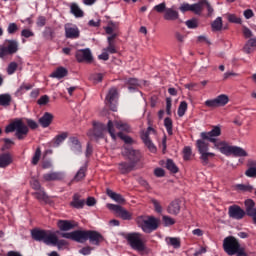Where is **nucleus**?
I'll return each instance as SVG.
<instances>
[{
	"mask_svg": "<svg viewBox=\"0 0 256 256\" xmlns=\"http://www.w3.org/2000/svg\"><path fill=\"white\" fill-rule=\"evenodd\" d=\"M191 12L195 15H201V13H203V0H200L195 4H191Z\"/></svg>",
	"mask_w": 256,
	"mask_h": 256,
	"instance_id": "58836bf2",
	"label": "nucleus"
},
{
	"mask_svg": "<svg viewBox=\"0 0 256 256\" xmlns=\"http://www.w3.org/2000/svg\"><path fill=\"white\" fill-rule=\"evenodd\" d=\"M115 127L119 131H131V127L127 122L121 121V120H115L114 123L113 121L109 120L107 124V131L110 134V137L115 141L117 139V135H115Z\"/></svg>",
	"mask_w": 256,
	"mask_h": 256,
	"instance_id": "1a4fd4ad",
	"label": "nucleus"
},
{
	"mask_svg": "<svg viewBox=\"0 0 256 256\" xmlns=\"http://www.w3.org/2000/svg\"><path fill=\"white\" fill-rule=\"evenodd\" d=\"M117 97H119V94L117 93V88H111L106 95L105 103L110 107L112 111H117V106L115 105Z\"/></svg>",
	"mask_w": 256,
	"mask_h": 256,
	"instance_id": "a211bd4d",
	"label": "nucleus"
},
{
	"mask_svg": "<svg viewBox=\"0 0 256 256\" xmlns=\"http://www.w3.org/2000/svg\"><path fill=\"white\" fill-rule=\"evenodd\" d=\"M106 193L110 199L113 201H116V203H125V198L121 194H117L116 192H113L111 189H107Z\"/></svg>",
	"mask_w": 256,
	"mask_h": 256,
	"instance_id": "72a5a7b5",
	"label": "nucleus"
},
{
	"mask_svg": "<svg viewBox=\"0 0 256 256\" xmlns=\"http://www.w3.org/2000/svg\"><path fill=\"white\" fill-rule=\"evenodd\" d=\"M75 57L78 63H93V53L89 48L77 50Z\"/></svg>",
	"mask_w": 256,
	"mask_h": 256,
	"instance_id": "2eb2a0df",
	"label": "nucleus"
},
{
	"mask_svg": "<svg viewBox=\"0 0 256 256\" xmlns=\"http://www.w3.org/2000/svg\"><path fill=\"white\" fill-rule=\"evenodd\" d=\"M256 49V38H250L244 45L243 51L248 55L253 53V50Z\"/></svg>",
	"mask_w": 256,
	"mask_h": 256,
	"instance_id": "473e14b6",
	"label": "nucleus"
},
{
	"mask_svg": "<svg viewBox=\"0 0 256 256\" xmlns=\"http://www.w3.org/2000/svg\"><path fill=\"white\" fill-rule=\"evenodd\" d=\"M70 149L73 153H81V142L77 137H70L69 139Z\"/></svg>",
	"mask_w": 256,
	"mask_h": 256,
	"instance_id": "7c9ffc66",
	"label": "nucleus"
},
{
	"mask_svg": "<svg viewBox=\"0 0 256 256\" xmlns=\"http://www.w3.org/2000/svg\"><path fill=\"white\" fill-rule=\"evenodd\" d=\"M68 137H69L68 132H62L61 134L56 135L55 138L53 139L54 147H59V145H61V143H63V141H65V139H67Z\"/></svg>",
	"mask_w": 256,
	"mask_h": 256,
	"instance_id": "4c0bfd02",
	"label": "nucleus"
},
{
	"mask_svg": "<svg viewBox=\"0 0 256 256\" xmlns=\"http://www.w3.org/2000/svg\"><path fill=\"white\" fill-rule=\"evenodd\" d=\"M136 223L144 233H153L159 228V219L153 216H138Z\"/></svg>",
	"mask_w": 256,
	"mask_h": 256,
	"instance_id": "7ed1b4c3",
	"label": "nucleus"
},
{
	"mask_svg": "<svg viewBox=\"0 0 256 256\" xmlns=\"http://www.w3.org/2000/svg\"><path fill=\"white\" fill-rule=\"evenodd\" d=\"M246 177H250L251 179H256V161L249 160L248 161V169L245 171Z\"/></svg>",
	"mask_w": 256,
	"mask_h": 256,
	"instance_id": "c85d7f7f",
	"label": "nucleus"
},
{
	"mask_svg": "<svg viewBox=\"0 0 256 256\" xmlns=\"http://www.w3.org/2000/svg\"><path fill=\"white\" fill-rule=\"evenodd\" d=\"M31 236L34 241H42L45 245H54L58 247V249L67 246V241L59 240L55 232L34 229L31 231Z\"/></svg>",
	"mask_w": 256,
	"mask_h": 256,
	"instance_id": "f03ea898",
	"label": "nucleus"
},
{
	"mask_svg": "<svg viewBox=\"0 0 256 256\" xmlns=\"http://www.w3.org/2000/svg\"><path fill=\"white\" fill-rule=\"evenodd\" d=\"M207 139H199L196 141V147L200 153V159L207 165L209 159L215 157V153L209 152V143L206 142Z\"/></svg>",
	"mask_w": 256,
	"mask_h": 256,
	"instance_id": "0eeeda50",
	"label": "nucleus"
},
{
	"mask_svg": "<svg viewBox=\"0 0 256 256\" xmlns=\"http://www.w3.org/2000/svg\"><path fill=\"white\" fill-rule=\"evenodd\" d=\"M87 239H89L92 245H99L103 241V235L97 231H88Z\"/></svg>",
	"mask_w": 256,
	"mask_h": 256,
	"instance_id": "412c9836",
	"label": "nucleus"
},
{
	"mask_svg": "<svg viewBox=\"0 0 256 256\" xmlns=\"http://www.w3.org/2000/svg\"><path fill=\"white\" fill-rule=\"evenodd\" d=\"M151 203L154 205L156 213H163V207H161V203L157 199H152Z\"/></svg>",
	"mask_w": 256,
	"mask_h": 256,
	"instance_id": "680f3d73",
	"label": "nucleus"
},
{
	"mask_svg": "<svg viewBox=\"0 0 256 256\" xmlns=\"http://www.w3.org/2000/svg\"><path fill=\"white\" fill-rule=\"evenodd\" d=\"M69 71H67V68L65 67H58L51 75L50 77H53L54 79H63V77H67Z\"/></svg>",
	"mask_w": 256,
	"mask_h": 256,
	"instance_id": "2f4dec72",
	"label": "nucleus"
},
{
	"mask_svg": "<svg viewBox=\"0 0 256 256\" xmlns=\"http://www.w3.org/2000/svg\"><path fill=\"white\" fill-rule=\"evenodd\" d=\"M37 103L38 105H47V103H49V97L47 95H43L40 97Z\"/></svg>",
	"mask_w": 256,
	"mask_h": 256,
	"instance_id": "774afa93",
	"label": "nucleus"
},
{
	"mask_svg": "<svg viewBox=\"0 0 256 256\" xmlns=\"http://www.w3.org/2000/svg\"><path fill=\"white\" fill-rule=\"evenodd\" d=\"M17 31H19V26L17 25V23L12 22V23L8 24L7 33L9 35H15V33H17Z\"/></svg>",
	"mask_w": 256,
	"mask_h": 256,
	"instance_id": "49530a36",
	"label": "nucleus"
},
{
	"mask_svg": "<svg viewBox=\"0 0 256 256\" xmlns=\"http://www.w3.org/2000/svg\"><path fill=\"white\" fill-rule=\"evenodd\" d=\"M13 131H16V137L21 141L22 139H25V137H27V133H29V128L23 123V121L16 120L10 123L5 128L6 133H13Z\"/></svg>",
	"mask_w": 256,
	"mask_h": 256,
	"instance_id": "39448f33",
	"label": "nucleus"
},
{
	"mask_svg": "<svg viewBox=\"0 0 256 256\" xmlns=\"http://www.w3.org/2000/svg\"><path fill=\"white\" fill-rule=\"evenodd\" d=\"M87 232L88 231L76 230L73 232L61 233L60 235L64 239H71L77 243H85V241H87Z\"/></svg>",
	"mask_w": 256,
	"mask_h": 256,
	"instance_id": "4468645a",
	"label": "nucleus"
},
{
	"mask_svg": "<svg viewBox=\"0 0 256 256\" xmlns=\"http://www.w3.org/2000/svg\"><path fill=\"white\" fill-rule=\"evenodd\" d=\"M103 51H107L111 55L117 53V48L115 46V42H108V46L103 49Z\"/></svg>",
	"mask_w": 256,
	"mask_h": 256,
	"instance_id": "5fc2aeb1",
	"label": "nucleus"
},
{
	"mask_svg": "<svg viewBox=\"0 0 256 256\" xmlns=\"http://www.w3.org/2000/svg\"><path fill=\"white\" fill-rule=\"evenodd\" d=\"M153 9L156 13H165V11H167V4L165 2H162L154 6Z\"/></svg>",
	"mask_w": 256,
	"mask_h": 256,
	"instance_id": "6e6d98bb",
	"label": "nucleus"
},
{
	"mask_svg": "<svg viewBox=\"0 0 256 256\" xmlns=\"http://www.w3.org/2000/svg\"><path fill=\"white\" fill-rule=\"evenodd\" d=\"M44 181H61L63 179V173L50 172L43 175Z\"/></svg>",
	"mask_w": 256,
	"mask_h": 256,
	"instance_id": "c756f323",
	"label": "nucleus"
},
{
	"mask_svg": "<svg viewBox=\"0 0 256 256\" xmlns=\"http://www.w3.org/2000/svg\"><path fill=\"white\" fill-rule=\"evenodd\" d=\"M65 37L66 39H79L81 31L77 25L67 23L64 25Z\"/></svg>",
	"mask_w": 256,
	"mask_h": 256,
	"instance_id": "dca6fc26",
	"label": "nucleus"
},
{
	"mask_svg": "<svg viewBox=\"0 0 256 256\" xmlns=\"http://www.w3.org/2000/svg\"><path fill=\"white\" fill-rule=\"evenodd\" d=\"M118 137L120 139H122L123 142L127 143L128 145H131V143H133V138L123 134L122 132L118 133Z\"/></svg>",
	"mask_w": 256,
	"mask_h": 256,
	"instance_id": "bf43d9fd",
	"label": "nucleus"
},
{
	"mask_svg": "<svg viewBox=\"0 0 256 256\" xmlns=\"http://www.w3.org/2000/svg\"><path fill=\"white\" fill-rule=\"evenodd\" d=\"M118 169L122 175H127V173H131V171L135 169V163L120 162L118 164Z\"/></svg>",
	"mask_w": 256,
	"mask_h": 256,
	"instance_id": "b1692460",
	"label": "nucleus"
},
{
	"mask_svg": "<svg viewBox=\"0 0 256 256\" xmlns=\"http://www.w3.org/2000/svg\"><path fill=\"white\" fill-rule=\"evenodd\" d=\"M108 209L110 211H114L120 219L123 221H131L133 219V213L127 211V209L123 208L122 206L116 204H107Z\"/></svg>",
	"mask_w": 256,
	"mask_h": 256,
	"instance_id": "ddd939ff",
	"label": "nucleus"
},
{
	"mask_svg": "<svg viewBox=\"0 0 256 256\" xmlns=\"http://www.w3.org/2000/svg\"><path fill=\"white\" fill-rule=\"evenodd\" d=\"M168 245H171L174 249H179L181 247V240L179 238H168Z\"/></svg>",
	"mask_w": 256,
	"mask_h": 256,
	"instance_id": "de8ad7c7",
	"label": "nucleus"
},
{
	"mask_svg": "<svg viewBox=\"0 0 256 256\" xmlns=\"http://www.w3.org/2000/svg\"><path fill=\"white\" fill-rule=\"evenodd\" d=\"M167 212L170 215H179V213L181 212V201L180 200H173L168 208H167Z\"/></svg>",
	"mask_w": 256,
	"mask_h": 256,
	"instance_id": "4be33fe9",
	"label": "nucleus"
},
{
	"mask_svg": "<svg viewBox=\"0 0 256 256\" xmlns=\"http://www.w3.org/2000/svg\"><path fill=\"white\" fill-rule=\"evenodd\" d=\"M30 89H33V85H31V84H22L18 88L17 93H20V95H22V93H24L25 91H29Z\"/></svg>",
	"mask_w": 256,
	"mask_h": 256,
	"instance_id": "e2e57ef3",
	"label": "nucleus"
},
{
	"mask_svg": "<svg viewBox=\"0 0 256 256\" xmlns=\"http://www.w3.org/2000/svg\"><path fill=\"white\" fill-rule=\"evenodd\" d=\"M200 137L201 139H206V141L213 143L214 149H217L226 157H230V155L234 157H249V153H247L245 149L239 146H231L229 142L217 139V137H221L220 126H213V129L209 132H201Z\"/></svg>",
	"mask_w": 256,
	"mask_h": 256,
	"instance_id": "f257e3e1",
	"label": "nucleus"
},
{
	"mask_svg": "<svg viewBox=\"0 0 256 256\" xmlns=\"http://www.w3.org/2000/svg\"><path fill=\"white\" fill-rule=\"evenodd\" d=\"M32 195L38 199V201H49V196L45 193V190L41 188L40 190H36V192L32 193Z\"/></svg>",
	"mask_w": 256,
	"mask_h": 256,
	"instance_id": "e433bc0d",
	"label": "nucleus"
},
{
	"mask_svg": "<svg viewBox=\"0 0 256 256\" xmlns=\"http://www.w3.org/2000/svg\"><path fill=\"white\" fill-rule=\"evenodd\" d=\"M122 155L131 163H139L141 161V152L139 150L133 149L131 146H124L122 148Z\"/></svg>",
	"mask_w": 256,
	"mask_h": 256,
	"instance_id": "f8f14e48",
	"label": "nucleus"
},
{
	"mask_svg": "<svg viewBox=\"0 0 256 256\" xmlns=\"http://www.w3.org/2000/svg\"><path fill=\"white\" fill-rule=\"evenodd\" d=\"M103 73H94L90 75V81H93V83H101L103 81Z\"/></svg>",
	"mask_w": 256,
	"mask_h": 256,
	"instance_id": "603ef678",
	"label": "nucleus"
},
{
	"mask_svg": "<svg viewBox=\"0 0 256 256\" xmlns=\"http://www.w3.org/2000/svg\"><path fill=\"white\" fill-rule=\"evenodd\" d=\"M106 127L103 123H94V128L89 130L87 135L91 139H101L103 137V133L106 131Z\"/></svg>",
	"mask_w": 256,
	"mask_h": 256,
	"instance_id": "f3484780",
	"label": "nucleus"
},
{
	"mask_svg": "<svg viewBox=\"0 0 256 256\" xmlns=\"http://www.w3.org/2000/svg\"><path fill=\"white\" fill-rule=\"evenodd\" d=\"M207 9L208 11V17H211V15H213V6H211V4L209 3V1L207 0H203V9Z\"/></svg>",
	"mask_w": 256,
	"mask_h": 256,
	"instance_id": "052dcab7",
	"label": "nucleus"
},
{
	"mask_svg": "<svg viewBox=\"0 0 256 256\" xmlns=\"http://www.w3.org/2000/svg\"><path fill=\"white\" fill-rule=\"evenodd\" d=\"M164 19L165 21H177L179 19V12L173 8H166Z\"/></svg>",
	"mask_w": 256,
	"mask_h": 256,
	"instance_id": "a878e982",
	"label": "nucleus"
},
{
	"mask_svg": "<svg viewBox=\"0 0 256 256\" xmlns=\"http://www.w3.org/2000/svg\"><path fill=\"white\" fill-rule=\"evenodd\" d=\"M185 23L188 29H197V27H199V23L196 19L187 20Z\"/></svg>",
	"mask_w": 256,
	"mask_h": 256,
	"instance_id": "13d9d810",
	"label": "nucleus"
},
{
	"mask_svg": "<svg viewBox=\"0 0 256 256\" xmlns=\"http://www.w3.org/2000/svg\"><path fill=\"white\" fill-rule=\"evenodd\" d=\"M212 31H221L223 29V19L221 17H217L211 24Z\"/></svg>",
	"mask_w": 256,
	"mask_h": 256,
	"instance_id": "a19ab883",
	"label": "nucleus"
},
{
	"mask_svg": "<svg viewBox=\"0 0 256 256\" xmlns=\"http://www.w3.org/2000/svg\"><path fill=\"white\" fill-rule=\"evenodd\" d=\"M17 67H19V65L17 64V62H11L8 67H7V73L8 75H13L15 73V71H17Z\"/></svg>",
	"mask_w": 256,
	"mask_h": 256,
	"instance_id": "4d7b16f0",
	"label": "nucleus"
},
{
	"mask_svg": "<svg viewBox=\"0 0 256 256\" xmlns=\"http://www.w3.org/2000/svg\"><path fill=\"white\" fill-rule=\"evenodd\" d=\"M87 172V165L82 166L74 176V181H82V179H85V173Z\"/></svg>",
	"mask_w": 256,
	"mask_h": 256,
	"instance_id": "ea45409f",
	"label": "nucleus"
},
{
	"mask_svg": "<svg viewBox=\"0 0 256 256\" xmlns=\"http://www.w3.org/2000/svg\"><path fill=\"white\" fill-rule=\"evenodd\" d=\"M245 205V215L248 217H252L254 223L256 224V208H255V201L252 199H248L244 202Z\"/></svg>",
	"mask_w": 256,
	"mask_h": 256,
	"instance_id": "aec40b11",
	"label": "nucleus"
},
{
	"mask_svg": "<svg viewBox=\"0 0 256 256\" xmlns=\"http://www.w3.org/2000/svg\"><path fill=\"white\" fill-rule=\"evenodd\" d=\"M223 249L227 255H235L239 253L243 248H241V244H239V240L233 236H228L223 241Z\"/></svg>",
	"mask_w": 256,
	"mask_h": 256,
	"instance_id": "6e6552de",
	"label": "nucleus"
},
{
	"mask_svg": "<svg viewBox=\"0 0 256 256\" xmlns=\"http://www.w3.org/2000/svg\"><path fill=\"white\" fill-rule=\"evenodd\" d=\"M19 51V42L17 40L6 39L2 45H0V59L7 57V55H15Z\"/></svg>",
	"mask_w": 256,
	"mask_h": 256,
	"instance_id": "423d86ee",
	"label": "nucleus"
},
{
	"mask_svg": "<svg viewBox=\"0 0 256 256\" xmlns=\"http://www.w3.org/2000/svg\"><path fill=\"white\" fill-rule=\"evenodd\" d=\"M187 112V103L185 101L180 102L178 107V117H183Z\"/></svg>",
	"mask_w": 256,
	"mask_h": 256,
	"instance_id": "3c124183",
	"label": "nucleus"
},
{
	"mask_svg": "<svg viewBox=\"0 0 256 256\" xmlns=\"http://www.w3.org/2000/svg\"><path fill=\"white\" fill-rule=\"evenodd\" d=\"M30 185H31L32 189H34L35 191H39L42 189L41 183H39V180H37V179H32L30 181Z\"/></svg>",
	"mask_w": 256,
	"mask_h": 256,
	"instance_id": "69168bd1",
	"label": "nucleus"
},
{
	"mask_svg": "<svg viewBox=\"0 0 256 256\" xmlns=\"http://www.w3.org/2000/svg\"><path fill=\"white\" fill-rule=\"evenodd\" d=\"M227 103H229V96L220 94L214 99L206 100L204 105L210 107V109H217V107H225Z\"/></svg>",
	"mask_w": 256,
	"mask_h": 256,
	"instance_id": "9d476101",
	"label": "nucleus"
},
{
	"mask_svg": "<svg viewBox=\"0 0 256 256\" xmlns=\"http://www.w3.org/2000/svg\"><path fill=\"white\" fill-rule=\"evenodd\" d=\"M70 205L74 207V209H83V207H85V200L81 199V195L74 194Z\"/></svg>",
	"mask_w": 256,
	"mask_h": 256,
	"instance_id": "cd10ccee",
	"label": "nucleus"
},
{
	"mask_svg": "<svg viewBox=\"0 0 256 256\" xmlns=\"http://www.w3.org/2000/svg\"><path fill=\"white\" fill-rule=\"evenodd\" d=\"M235 187L238 191H243L244 193H251L253 191L251 184H237Z\"/></svg>",
	"mask_w": 256,
	"mask_h": 256,
	"instance_id": "37998d69",
	"label": "nucleus"
},
{
	"mask_svg": "<svg viewBox=\"0 0 256 256\" xmlns=\"http://www.w3.org/2000/svg\"><path fill=\"white\" fill-rule=\"evenodd\" d=\"M164 127L166 128L168 135H173V120H171V118L164 119Z\"/></svg>",
	"mask_w": 256,
	"mask_h": 256,
	"instance_id": "a18cd8bd",
	"label": "nucleus"
},
{
	"mask_svg": "<svg viewBox=\"0 0 256 256\" xmlns=\"http://www.w3.org/2000/svg\"><path fill=\"white\" fill-rule=\"evenodd\" d=\"M11 101H13L11 94H0L1 107H9V105H11Z\"/></svg>",
	"mask_w": 256,
	"mask_h": 256,
	"instance_id": "c9c22d12",
	"label": "nucleus"
},
{
	"mask_svg": "<svg viewBox=\"0 0 256 256\" xmlns=\"http://www.w3.org/2000/svg\"><path fill=\"white\" fill-rule=\"evenodd\" d=\"M70 13H72V15H74V17L76 18H81L85 15L83 10H81V8L79 7V5H77V3H72L70 5Z\"/></svg>",
	"mask_w": 256,
	"mask_h": 256,
	"instance_id": "f704fd0d",
	"label": "nucleus"
},
{
	"mask_svg": "<svg viewBox=\"0 0 256 256\" xmlns=\"http://www.w3.org/2000/svg\"><path fill=\"white\" fill-rule=\"evenodd\" d=\"M228 21H229L230 23L241 24V18L236 17L234 14H229V15H228Z\"/></svg>",
	"mask_w": 256,
	"mask_h": 256,
	"instance_id": "338daca9",
	"label": "nucleus"
},
{
	"mask_svg": "<svg viewBox=\"0 0 256 256\" xmlns=\"http://www.w3.org/2000/svg\"><path fill=\"white\" fill-rule=\"evenodd\" d=\"M21 37H25V39H29V37H35V33L30 29H23L21 31Z\"/></svg>",
	"mask_w": 256,
	"mask_h": 256,
	"instance_id": "0e129e2a",
	"label": "nucleus"
},
{
	"mask_svg": "<svg viewBox=\"0 0 256 256\" xmlns=\"http://www.w3.org/2000/svg\"><path fill=\"white\" fill-rule=\"evenodd\" d=\"M43 35L45 39L52 40L53 37H55V32L53 31V29H51V27H46L43 32Z\"/></svg>",
	"mask_w": 256,
	"mask_h": 256,
	"instance_id": "864d4df0",
	"label": "nucleus"
},
{
	"mask_svg": "<svg viewBox=\"0 0 256 256\" xmlns=\"http://www.w3.org/2000/svg\"><path fill=\"white\" fill-rule=\"evenodd\" d=\"M51 123H53V114H51L49 112H45L43 114V116L39 119V124L44 129H47V127H49V125H51Z\"/></svg>",
	"mask_w": 256,
	"mask_h": 256,
	"instance_id": "393cba45",
	"label": "nucleus"
},
{
	"mask_svg": "<svg viewBox=\"0 0 256 256\" xmlns=\"http://www.w3.org/2000/svg\"><path fill=\"white\" fill-rule=\"evenodd\" d=\"M166 169H168V171H170L171 173H179V168L172 159L167 160Z\"/></svg>",
	"mask_w": 256,
	"mask_h": 256,
	"instance_id": "79ce46f5",
	"label": "nucleus"
},
{
	"mask_svg": "<svg viewBox=\"0 0 256 256\" xmlns=\"http://www.w3.org/2000/svg\"><path fill=\"white\" fill-rule=\"evenodd\" d=\"M162 221L164 223V227H171L172 225H175L176 221L171 216H163Z\"/></svg>",
	"mask_w": 256,
	"mask_h": 256,
	"instance_id": "8fccbe9b",
	"label": "nucleus"
},
{
	"mask_svg": "<svg viewBox=\"0 0 256 256\" xmlns=\"http://www.w3.org/2000/svg\"><path fill=\"white\" fill-rule=\"evenodd\" d=\"M13 163V156L11 153H2L0 155V169H5Z\"/></svg>",
	"mask_w": 256,
	"mask_h": 256,
	"instance_id": "5701e85b",
	"label": "nucleus"
},
{
	"mask_svg": "<svg viewBox=\"0 0 256 256\" xmlns=\"http://www.w3.org/2000/svg\"><path fill=\"white\" fill-rule=\"evenodd\" d=\"M41 160V147H38L32 157V165H37Z\"/></svg>",
	"mask_w": 256,
	"mask_h": 256,
	"instance_id": "09e8293b",
	"label": "nucleus"
},
{
	"mask_svg": "<svg viewBox=\"0 0 256 256\" xmlns=\"http://www.w3.org/2000/svg\"><path fill=\"white\" fill-rule=\"evenodd\" d=\"M191 157H193V150L190 146H185L183 149V159L184 161H191Z\"/></svg>",
	"mask_w": 256,
	"mask_h": 256,
	"instance_id": "c03bdc74",
	"label": "nucleus"
},
{
	"mask_svg": "<svg viewBox=\"0 0 256 256\" xmlns=\"http://www.w3.org/2000/svg\"><path fill=\"white\" fill-rule=\"evenodd\" d=\"M126 240L134 251H138V253L147 251V245H145L146 241L145 238H143V234L138 232L128 233L126 235Z\"/></svg>",
	"mask_w": 256,
	"mask_h": 256,
	"instance_id": "20e7f679",
	"label": "nucleus"
},
{
	"mask_svg": "<svg viewBox=\"0 0 256 256\" xmlns=\"http://www.w3.org/2000/svg\"><path fill=\"white\" fill-rule=\"evenodd\" d=\"M228 215L231 219H236L237 221H241V219L245 217V210H243L238 205H232L228 208Z\"/></svg>",
	"mask_w": 256,
	"mask_h": 256,
	"instance_id": "6ab92c4d",
	"label": "nucleus"
},
{
	"mask_svg": "<svg viewBox=\"0 0 256 256\" xmlns=\"http://www.w3.org/2000/svg\"><path fill=\"white\" fill-rule=\"evenodd\" d=\"M57 227L60 231H71V229H75V224L69 220H58Z\"/></svg>",
	"mask_w": 256,
	"mask_h": 256,
	"instance_id": "bb28decb",
	"label": "nucleus"
},
{
	"mask_svg": "<svg viewBox=\"0 0 256 256\" xmlns=\"http://www.w3.org/2000/svg\"><path fill=\"white\" fill-rule=\"evenodd\" d=\"M148 128L147 131L143 132L141 135V139L144 143V145H146V147L149 149V151H151V153H157V147H155V144H153V141H151V138H149V135L151 133H156L155 129H153V127H151V121L148 120Z\"/></svg>",
	"mask_w": 256,
	"mask_h": 256,
	"instance_id": "9b49d317",
	"label": "nucleus"
}]
</instances>
